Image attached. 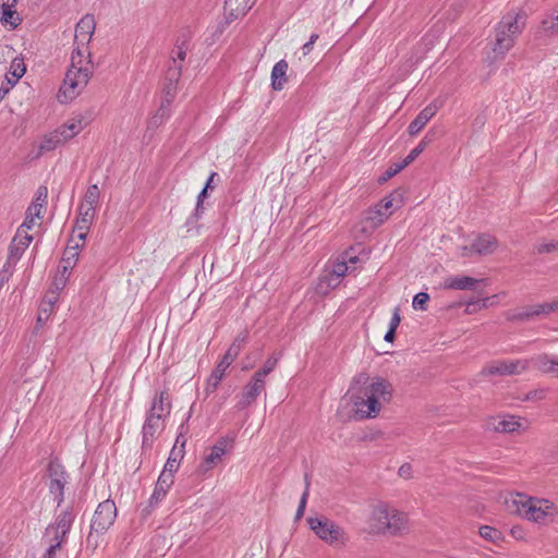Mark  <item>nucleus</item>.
<instances>
[{
    "label": "nucleus",
    "instance_id": "obj_1",
    "mask_svg": "<svg viewBox=\"0 0 558 558\" xmlns=\"http://www.w3.org/2000/svg\"><path fill=\"white\" fill-rule=\"evenodd\" d=\"M392 385L385 378H369L366 373L357 374L350 385L348 393L356 414L361 418L376 417L384 403L392 398Z\"/></svg>",
    "mask_w": 558,
    "mask_h": 558
},
{
    "label": "nucleus",
    "instance_id": "obj_2",
    "mask_svg": "<svg viewBox=\"0 0 558 558\" xmlns=\"http://www.w3.org/2000/svg\"><path fill=\"white\" fill-rule=\"evenodd\" d=\"M525 13L510 11L495 25L489 46L495 59H502L510 51L525 27Z\"/></svg>",
    "mask_w": 558,
    "mask_h": 558
},
{
    "label": "nucleus",
    "instance_id": "obj_3",
    "mask_svg": "<svg viewBox=\"0 0 558 558\" xmlns=\"http://www.w3.org/2000/svg\"><path fill=\"white\" fill-rule=\"evenodd\" d=\"M92 74L90 53L84 54L82 49H75L71 57V66L65 73L58 99L66 102L74 99L87 85Z\"/></svg>",
    "mask_w": 558,
    "mask_h": 558
},
{
    "label": "nucleus",
    "instance_id": "obj_4",
    "mask_svg": "<svg viewBox=\"0 0 558 558\" xmlns=\"http://www.w3.org/2000/svg\"><path fill=\"white\" fill-rule=\"evenodd\" d=\"M508 504L522 518L543 525L553 522L558 514V507L554 502L523 494H515Z\"/></svg>",
    "mask_w": 558,
    "mask_h": 558
},
{
    "label": "nucleus",
    "instance_id": "obj_5",
    "mask_svg": "<svg viewBox=\"0 0 558 558\" xmlns=\"http://www.w3.org/2000/svg\"><path fill=\"white\" fill-rule=\"evenodd\" d=\"M311 530L329 545H344L348 541L344 530L327 518H308Z\"/></svg>",
    "mask_w": 558,
    "mask_h": 558
},
{
    "label": "nucleus",
    "instance_id": "obj_6",
    "mask_svg": "<svg viewBox=\"0 0 558 558\" xmlns=\"http://www.w3.org/2000/svg\"><path fill=\"white\" fill-rule=\"evenodd\" d=\"M74 518L73 511L66 508L57 515L53 523L47 526L46 537L48 538L49 548L60 549L71 530Z\"/></svg>",
    "mask_w": 558,
    "mask_h": 558
},
{
    "label": "nucleus",
    "instance_id": "obj_7",
    "mask_svg": "<svg viewBox=\"0 0 558 558\" xmlns=\"http://www.w3.org/2000/svg\"><path fill=\"white\" fill-rule=\"evenodd\" d=\"M46 477L49 493L53 496V500L57 502V506L60 507L64 500L63 489L68 483L69 475L65 472L64 466L54 459L47 465Z\"/></svg>",
    "mask_w": 558,
    "mask_h": 558
},
{
    "label": "nucleus",
    "instance_id": "obj_8",
    "mask_svg": "<svg viewBox=\"0 0 558 558\" xmlns=\"http://www.w3.org/2000/svg\"><path fill=\"white\" fill-rule=\"evenodd\" d=\"M117 517V507L116 504L107 499L100 502L94 513L92 524H90V534L89 537L96 534L105 533L114 522Z\"/></svg>",
    "mask_w": 558,
    "mask_h": 558
},
{
    "label": "nucleus",
    "instance_id": "obj_9",
    "mask_svg": "<svg viewBox=\"0 0 558 558\" xmlns=\"http://www.w3.org/2000/svg\"><path fill=\"white\" fill-rule=\"evenodd\" d=\"M529 368L527 360L493 361L481 371L483 376L520 375Z\"/></svg>",
    "mask_w": 558,
    "mask_h": 558
},
{
    "label": "nucleus",
    "instance_id": "obj_10",
    "mask_svg": "<svg viewBox=\"0 0 558 558\" xmlns=\"http://www.w3.org/2000/svg\"><path fill=\"white\" fill-rule=\"evenodd\" d=\"M96 28V21L94 15L86 14L84 15L78 23L76 24L75 28V49H82L84 51V54L88 56L89 51L87 48V45L95 32Z\"/></svg>",
    "mask_w": 558,
    "mask_h": 558
},
{
    "label": "nucleus",
    "instance_id": "obj_11",
    "mask_svg": "<svg viewBox=\"0 0 558 558\" xmlns=\"http://www.w3.org/2000/svg\"><path fill=\"white\" fill-rule=\"evenodd\" d=\"M389 515H387L385 535L402 536L410 530L408 514L388 505Z\"/></svg>",
    "mask_w": 558,
    "mask_h": 558
},
{
    "label": "nucleus",
    "instance_id": "obj_12",
    "mask_svg": "<svg viewBox=\"0 0 558 558\" xmlns=\"http://www.w3.org/2000/svg\"><path fill=\"white\" fill-rule=\"evenodd\" d=\"M97 208L88 206L87 204L81 203L78 206V216L74 227V231L77 232V239L84 243L87 231L93 225L96 217Z\"/></svg>",
    "mask_w": 558,
    "mask_h": 558
},
{
    "label": "nucleus",
    "instance_id": "obj_13",
    "mask_svg": "<svg viewBox=\"0 0 558 558\" xmlns=\"http://www.w3.org/2000/svg\"><path fill=\"white\" fill-rule=\"evenodd\" d=\"M387 515H389L387 504H379L375 506L367 520L368 534L385 536V529L388 526L386 523Z\"/></svg>",
    "mask_w": 558,
    "mask_h": 558
},
{
    "label": "nucleus",
    "instance_id": "obj_14",
    "mask_svg": "<svg viewBox=\"0 0 558 558\" xmlns=\"http://www.w3.org/2000/svg\"><path fill=\"white\" fill-rule=\"evenodd\" d=\"M265 379L254 374L251 380L244 386L238 407L244 409L251 405L257 397L265 391Z\"/></svg>",
    "mask_w": 558,
    "mask_h": 558
},
{
    "label": "nucleus",
    "instance_id": "obj_15",
    "mask_svg": "<svg viewBox=\"0 0 558 558\" xmlns=\"http://www.w3.org/2000/svg\"><path fill=\"white\" fill-rule=\"evenodd\" d=\"M32 241L33 236L24 228H19L10 245L9 260L16 263Z\"/></svg>",
    "mask_w": 558,
    "mask_h": 558
},
{
    "label": "nucleus",
    "instance_id": "obj_16",
    "mask_svg": "<svg viewBox=\"0 0 558 558\" xmlns=\"http://www.w3.org/2000/svg\"><path fill=\"white\" fill-rule=\"evenodd\" d=\"M226 446L227 440H219L214 447L210 448L209 453H207L203 461L198 466V472L201 474H206L208 471L213 470L226 454Z\"/></svg>",
    "mask_w": 558,
    "mask_h": 558
},
{
    "label": "nucleus",
    "instance_id": "obj_17",
    "mask_svg": "<svg viewBox=\"0 0 558 558\" xmlns=\"http://www.w3.org/2000/svg\"><path fill=\"white\" fill-rule=\"evenodd\" d=\"M525 423L526 422L520 417L504 415L492 418L489 425L494 430L499 433H513L520 429H524Z\"/></svg>",
    "mask_w": 558,
    "mask_h": 558
},
{
    "label": "nucleus",
    "instance_id": "obj_18",
    "mask_svg": "<svg viewBox=\"0 0 558 558\" xmlns=\"http://www.w3.org/2000/svg\"><path fill=\"white\" fill-rule=\"evenodd\" d=\"M87 121L84 119L83 116L78 114L71 119H69L64 124L59 126L56 131L61 136V140L63 143H66L74 136H76L78 133H81L84 128L87 125Z\"/></svg>",
    "mask_w": 558,
    "mask_h": 558
},
{
    "label": "nucleus",
    "instance_id": "obj_19",
    "mask_svg": "<svg viewBox=\"0 0 558 558\" xmlns=\"http://www.w3.org/2000/svg\"><path fill=\"white\" fill-rule=\"evenodd\" d=\"M390 213H386L383 209V206L377 204L373 208L368 209L365 214V217L362 221L361 231L364 233H369L379 227L388 217Z\"/></svg>",
    "mask_w": 558,
    "mask_h": 558
},
{
    "label": "nucleus",
    "instance_id": "obj_20",
    "mask_svg": "<svg viewBox=\"0 0 558 558\" xmlns=\"http://www.w3.org/2000/svg\"><path fill=\"white\" fill-rule=\"evenodd\" d=\"M165 427V420L148 415L143 425V447L150 448L157 434Z\"/></svg>",
    "mask_w": 558,
    "mask_h": 558
},
{
    "label": "nucleus",
    "instance_id": "obj_21",
    "mask_svg": "<svg viewBox=\"0 0 558 558\" xmlns=\"http://www.w3.org/2000/svg\"><path fill=\"white\" fill-rule=\"evenodd\" d=\"M17 0H0V22L11 27H17L22 19L14 9Z\"/></svg>",
    "mask_w": 558,
    "mask_h": 558
},
{
    "label": "nucleus",
    "instance_id": "obj_22",
    "mask_svg": "<svg viewBox=\"0 0 558 558\" xmlns=\"http://www.w3.org/2000/svg\"><path fill=\"white\" fill-rule=\"evenodd\" d=\"M170 411L171 402L169 393L167 391H160L155 396L148 415L158 416L159 418L165 420L170 414Z\"/></svg>",
    "mask_w": 558,
    "mask_h": 558
},
{
    "label": "nucleus",
    "instance_id": "obj_23",
    "mask_svg": "<svg viewBox=\"0 0 558 558\" xmlns=\"http://www.w3.org/2000/svg\"><path fill=\"white\" fill-rule=\"evenodd\" d=\"M505 316L507 320L510 322H523L543 316L542 304L527 305L521 310L508 311Z\"/></svg>",
    "mask_w": 558,
    "mask_h": 558
},
{
    "label": "nucleus",
    "instance_id": "obj_24",
    "mask_svg": "<svg viewBox=\"0 0 558 558\" xmlns=\"http://www.w3.org/2000/svg\"><path fill=\"white\" fill-rule=\"evenodd\" d=\"M252 0H226L225 1V13L229 21L238 19L246 14L252 8Z\"/></svg>",
    "mask_w": 558,
    "mask_h": 558
},
{
    "label": "nucleus",
    "instance_id": "obj_25",
    "mask_svg": "<svg viewBox=\"0 0 558 558\" xmlns=\"http://www.w3.org/2000/svg\"><path fill=\"white\" fill-rule=\"evenodd\" d=\"M437 107L433 105H428L425 107L416 118L410 123L408 132L411 136L416 135L436 114Z\"/></svg>",
    "mask_w": 558,
    "mask_h": 558
},
{
    "label": "nucleus",
    "instance_id": "obj_26",
    "mask_svg": "<svg viewBox=\"0 0 558 558\" xmlns=\"http://www.w3.org/2000/svg\"><path fill=\"white\" fill-rule=\"evenodd\" d=\"M480 280L469 276H450L444 280L442 287L451 290H474Z\"/></svg>",
    "mask_w": 558,
    "mask_h": 558
},
{
    "label": "nucleus",
    "instance_id": "obj_27",
    "mask_svg": "<svg viewBox=\"0 0 558 558\" xmlns=\"http://www.w3.org/2000/svg\"><path fill=\"white\" fill-rule=\"evenodd\" d=\"M83 245V243L80 241L76 242L74 245H68L64 250L61 266L59 268L60 272L70 275V271L73 269V267L76 265L78 260V248Z\"/></svg>",
    "mask_w": 558,
    "mask_h": 558
},
{
    "label": "nucleus",
    "instance_id": "obj_28",
    "mask_svg": "<svg viewBox=\"0 0 558 558\" xmlns=\"http://www.w3.org/2000/svg\"><path fill=\"white\" fill-rule=\"evenodd\" d=\"M498 242L495 236L490 234H481L473 242V248L477 255H488L495 252Z\"/></svg>",
    "mask_w": 558,
    "mask_h": 558
},
{
    "label": "nucleus",
    "instance_id": "obj_29",
    "mask_svg": "<svg viewBox=\"0 0 558 558\" xmlns=\"http://www.w3.org/2000/svg\"><path fill=\"white\" fill-rule=\"evenodd\" d=\"M173 482H174V480L170 478V476L168 474L159 475L156 486H155V489H154V493L149 499L150 506L157 505L160 500H162L165 498L167 492L172 486Z\"/></svg>",
    "mask_w": 558,
    "mask_h": 558
},
{
    "label": "nucleus",
    "instance_id": "obj_30",
    "mask_svg": "<svg viewBox=\"0 0 558 558\" xmlns=\"http://www.w3.org/2000/svg\"><path fill=\"white\" fill-rule=\"evenodd\" d=\"M288 62L286 60L278 61L271 71V86L275 90H281L287 83Z\"/></svg>",
    "mask_w": 558,
    "mask_h": 558
},
{
    "label": "nucleus",
    "instance_id": "obj_31",
    "mask_svg": "<svg viewBox=\"0 0 558 558\" xmlns=\"http://www.w3.org/2000/svg\"><path fill=\"white\" fill-rule=\"evenodd\" d=\"M529 361V366L532 365L534 368L555 376L556 375V359H553L546 354L535 356Z\"/></svg>",
    "mask_w": 558,
    "mask_h": 558
},
{
    "label": "nucleus",
    "instance_id": "obj_32",
    "mask_svg": "<svg viewBox=\"0 0 558 558\" xmlns=\"http://www.w3.org/2000/svg\"><path fill=\"white\" fill-rule=\"evenodd\" d=\"M230 365H231V363H229L225 359H221V361L216 366V368L213 371L211 375L209 376V378L207 380V387H206L207 393H211L217 389L221 379L225 376L226 371L228 369V367Z\"/></svg>",
    "mask_w": 558,
    "mask_h": 558
},
{
    "label": "nucleus",
    "instance_id": "obj_33",
    "mask_svg": "<svg viewBox=\"0 0 558 558\" xmlns=\"http://www.w3.org/2000/svg\"><path fill=\"white\" fill-rule=\"evenodd\" d=\"M64 144L61 140V136L57 131L51 132L50 134L44 136L38 146V154H45L47 151H51L56 149L58 146Z\"/></svg>",
    "mask_w": 558,
    "mask_h": 558
},
{
    "label": "nucleus",
    "instance_id": "obj_34",
    "mask_svg": "<svg viewBox=\"0 0 558 558\" xmlns=\"http://www.w3.org/2000/svg\"><path fill=\"white\" fill-rule=\"evenodd\" d=\"M100 199V189L97 184H93L88 186L85 192V195L81 203L87 204L88 206H93L95 208L98 207Z\"/></svg>",
    "mask_w": 558,
    "mask_h": 558
},
{
    "label": "nucleus",
    "instance_id": "obj_35",
    "mask_svg": "<svg viewBox=\"0 0 558 558\" xmlns=\"http://www.w3.org/2000/svg\"><path fill=\"white\" fill-rule=\"evenodd\" d=\"M542 25L545 32L558 35V8L543 20Z\"/></svg>",
    "mask_w": 558,
    "mask_h": 558
},
{
    "label": "nucleus",
    "instance_id": "obj_36",
    "mask_svg": "<svg viewBox=\"0 0 558 558\" xmlns=\"http://www.w3.org/2000/svg\"><path fill=\"white\" fill-rule=\"evenodd\" d=\"M182 65L177 64V59L172 58L171 64L166 73V82L178 83L181 76Z\"/></svg>",
    "mask_w": 558,
    "mask_h": 558
},
{
    "label": "nucleus",
    "instance_id": "obj_37",
    "mask_svg": "<svg viewBox=\"0 0 558 558\" xmlns=\"http://www.w3.org/2000/svg\"><path fill=\"white\" fill-rule=\"evenodd\" d=\"M407 161L402 160L400 162H396L393 165H391L385 172L384 174L379 178V182L383 183V182H386L388 181L389 179H391L392 177H395L397 173H399L402 169H404L407 167Z\"/></svg>",
    "mask_w": 558,
    "mask_h": 558
},
{
    "label": "nucleus",
    "instance_id": "obj_38",
    "mask_svg": "<svg viewBox=\"0 0 558 558\" xmlns=\"http://www.w3.org/2000/svg\"><path fill=\"white\" fill-rule=\"evenodd\" d=\"M478 532L483 538L493 543L498 542L501 536V533L497 529L488 525L481 526Z\"/></svg>",
    "mask_w": 558,
    "mask_h": 558
},
{
    "label": "nucleus",
    "instance_id": "obj_39",
    "mask_svg": "<svg viewBox=\"0 0 558 558\" xmlns=\"http://www.w3.org/2000/svg\"><path fill=\"white\" fill-rule=\"evenodd\" d=\"M187 51V39H183L181 43L178 41L175 45V49L172 51V58L177 59V64H181L186 57Z\"/></svg>",
    "mask_w": 558,
    "mask_h": 558
},
{
    "label": "nucleus",
    "instance_id": "obj_40",
    "mask_svg": "<svg viewBox=\"0 0 558 558\" xmlns=\"http://www.w3.org/2000/svg\"><path fill=\"white\" fill-rule=\"evenodd\" d=\"M26 71V68L23 63V61L19 60H14L12 65H11V75L13 76V82L12 84L16 83L19 81V78H21L24 73ZM8 81L11 83V78L8 77Z\"/></svg>",
    "mask_w": 558,
    "mask_h": 558
},
{
    "label": "nucleus",
    "instance_id": "obj_41",
    "mask_svg": "<svg viewBox=\"0 0 558 558\" xmlns=\"http://www.w3.org/2000/svg\"><path fill=\"white\" fill-rule=\"evenodd\" d=\"M277 362H278V357H276V356L269 357L265 362L264 366L260 369H258L257 372H255L254 374H256L258 377L265 379V377L275 369Z\"/></svg>",
    "mask_w": 558,
    "mask_h": 558
},
{
    "label": "nucleus",
    "instance_id": "obj_42",
    "mask_svg": "<svg viewBox=\"0 0 558 558\" xmlns=\"http://www.w3.org/2000/svg\"><path fill=\"white\" fill-rule=\"evenodd\" d=\"M308 488H310V482H308L307 475H305V490L302 494V497H301V500H300V504H299V507H298V510H296V513H295V519L296 520L302 518L303 514H304V510H305L306 502H307V497H308Z\"/></svg>",
    "mask_w": 558,
    "mask_h": 558
},
{
    "label": "nucleus",
    "instance_id": "obj_43",
    "mask_svg": "<svg viewBox=\"0 0 558 558\" xmlns=\"http://www.w3.org/2000/svg\"><path fill=\"white\" fill-rule=\"evenodd\" d=\"M426 145H427V140L424 138L421 141V143L415 148H413L410 151V154L403 159L404 161H407L408 166L410 163H412L423 153V150L426 148Z\"/></svg>",
    "mask_w": 558,
    "mask_h": 558
},
{
    "label": "nucleus",
    "instance_id": "obj_44",
    "mask_svg": "<svg viewBox=\"0 0 558 558\" xmlns=\"http://www.w3.org/2000/svg\"><path fill=\"white\" fill-rule=\"evenodd\" d=\"M428 301L429 295L425 292H420L413 298L412 306L414 310L425 311Z\"/></svg>",
    "mask_w": 558,
    "mask_h": 558
},
{
    "label": "nucleus",
    "instance_id": "obj_45",
    "mask_svg": "<svg viewBox=\"0 0 558 558\" xmlns=\"http://www.w3.org/2000/svg\"><path fill=\"white\" fill-rule=\"evenodd\" d=\"M241 349H242L241 343H236V341H233V343L230 345V348L228 349V351L226 352V354L223 355L222 359H225L226 361H228L229 363L232 364V362L239 355Z\"/></svg>",
    "mask_w": 558,
    "mask_h": 558
},
{
    "label": "nucleus",
    "instance_id": "obj_46",
    "mask_svg": "<svg viewBox=\"0 0 558 558\" xmlns=\"http://www.w3.org/2000/svg\"><path fill=\"white\" fill-rule=\"evenodd\" d=\"M241 349H242L241 343H236V341H233V343L230 345V348L228 349V351L226 352V354L223 355L222 359H225L226 361H228L229 363L232 364V362L239 355Z\"/></svg>",
    "mask_w": 558,
    "mask_h": 558
},
{
    "label": "nucleus",
    "instance_id": "obj_47",
    "mask_svg": "<svg viewBox=\"0 0 558 558\" xmlns=\"http://www.w3.org/2000/svg\"><path fill=\"white\" fill-rule=\"evenodd\" d=\"M179 468V462L175 461V458H168L165 468L160 474H168L170 478L174 480V472Z\"/></svg>",
    "mask_w": 558,
    "mask_h": 558
},
{
    "label": "nucleus",
    "instance_id": "obj_48",
    "mask_svg": "<svg viewBox=\"0 0 558 558\" xmlns=\"http://www.w3.org/2000/svg\"><path fill=\"white\" fill-rule=\"evenodd\" d=\"M347 271H348L347 263L341 262L333 266L330 277H335L336 279H339V278L345 276ZM331 280H332V278H330V281Z\"/></svg>",
    "mask_w": 558,
    "mask_h": 558
},
{
    "label": "nucleus",
    "instance_id": "obj_49",
    "mask_svg": "<svg viewBox=\"0 0 558 558\" xmlns=\"http://www.w3.org/2000/svg\"><path fill=\"white\" fill-rule=\"evenodd\" d=\"M48 197V189L46 186H39L36 191L33 203H40L41 206H46Z\"/></svg>",
    "mask_w": 558,
    "mask_h": 558
},
{
    "label": "nucleus",
    "instance_id": "obj_50",
    "mask_svg": "<svg viewBox=\"0 0 558 558\" xmlns=\"http://www.w3.org/2000/svg\"><path fill=\"white\" fill-rule=\"evenodd\" d=\"M546 391L544 389H536L524 395L523 401H537L545 398Z\"/></svg>",
    "mask_w": 558,
    "mask_h": 558
},
{
    "label": "nucleus",
    "instance_id": "obj_51",
    "mask_svg": "<svg viewBox=\"0 0 558 558\" xmlns=\"http://www.w3.org/2000/svg\"><path fill=\"white\" fill-rule=\"evenodd\" d=\"M68 278H69L68 275L62 274V272H60V270H58V275L56 276V278L53 280V284H52L53 288H54L53 291L57 292L59 290H62L65 287Z\"/></svg>",
    "mask_w": 558,
    "mask_h": 558
},
{
    "label": "nucleus",
    "instance_id": "obj_52",
    "mask_svg": "<svg viewBox=\"0 0 558 558\" xmlns=\"http://www.w3.org/2000/svg\"><path fill=\"white\" fill-rule=\"evenodd\" d=\"M44 206H41L40 203H32L29 207L27 208L26 214L36 218H41Z\"/></svg>",
    "mask_w": 558,
    "mask_h": 558
},
{
    "label": "nucleus",
    "instance_id": "obj_53",
    "mask_svg": "<svg viewBox=\"0 0 558 558\" xmlns=\"http://www.w3.org/2000/svg\"><path fill=\"white\" fill-rule=\"evenodd\" d=\"M175 90H177V83L166 82L163 92L166 95L167 102H170L174 98Z\"/></svg>",
    "mask_w": 558,
    "mask_h": 558
},
{
    "label": "nucleus",
    "instance_id": "obj_54",
    "mask_svg": "<svg viewBox=\"0 0 558 558\" xmlns=\"http://www.w3.org/2000/svg\"><path fill=\"white\" fill-rule=\"evenodd\" d=\"M556 311H558V301L542 303L543 316H547Z\"/></svg>",
    "mask_w": 558,
    "mask_h": 558
},
{
    "label": "nucleus",
    "instance_id": "obj_55",
    "mask_svg": "<svg viewBox=\"0 0 558 558\" xmlns=\"http://www.w3.org/2000/svg\"><path fill=\"white\" fill-rule=\"evenodd\" d=\"M558 248L557 242H548V243H542L537 247L538 253H550Z\"/></svg>",
    "mask_w": 558,
    "mask_h": 558
},
{
    "label": "nucleus",
    "instance_id": "obj_56",
    "mask_svg": "<svg viewBox=\"0 0 558 558\" xmlns=\"http://www.w3.org/2000/svg\"><path fill=\"white\" fill-rule=\"evenodd\" d=\"M497 299H498V295H493V296H489V298H485L481 301H477V304H478V308H487L489 306H493L495 304H497Z\"/></svg>",
    "mask_w": 558,
    "mask_h": 558
},
{
    "label": "nucleus",
    "instance_id": "obj_57",
    "mask_svg": "<svg viewBox=\"0 0 558 558\" xmlns=\"http://www.w3.org/2000/svg\"><path fill=\"white\" fill-rule=\"evenodd\" d=\"M51 312H52V306H49V305H46V303H43L41 306H40V312L38 314L37 320L41 322L44 319H48V317L50 316Z\"/></svg>",
    "mask_w": 558,
    "mask_h": 558
},
{
    "label": "nucleus",
    "instance_id": "obj_58",
    "mask_svg": "<svg viewBox=\"0 0 558 558\" xmlns=\"http://www.w3.org/2000/svg\"><path fill=\"white\" fill-rule=\"evenodd\" d=\"M401 322V317H400V314H399V308L396 307L393 313H392V317L390 319V324H389V329H397L399 324Z\"/></svg>",
    "mask_w": 558,
    "mask_h": 558
},
{
    "label": "nucleus",
    "instance_id": "obj_59",
    "mask_svg": "<svg viewBox=\"0 0 558 558\" xmlns=\"http://www.w3.org/2000/svg\"><path fill=\"white\" fill-rule=\"evenodd\" d=\"M399 475L404 478L412 476V466L409 463H404L399 468Z\"/></svg>",
    "mask_w": 558,
    "mask_h": 558
},
{
    "label": "nucleus",
    "instance_id": "obj_60",
    "mask_svg": "<svg viewBox=\"0 0 558 558\" xmlns=\"http://www.w3.org/2000/svg\"><path fill=\"white\" fill-rule=\"evenodd\" d=\"M379 206H383V209L384 211L386 213H390L391 214V208L393 206V196L390 195L386 198H384L380 203H379Z\"/></svg>",
    "mask_w": 558,
    "mask_h": 558
},
{
    "label": "nucleus",
    "instance_id": "obj_61",
    "mask_svg": "<svg viewBox=\"0 0 558 558\" xmlns=\"http://www.w3.org/2000/svg\"><path fill=\"white\" fill-rule=\"evenodd\" d=\"M35 218L26 214L24 222L19 228H24L28 232L35 225Z\"/></svg>",
    "mask_w": 558,
    "mask_h": 558
},
{
    "label": "nucleus",
    "instance_id": "obj_62",
    "mask_svg": "<svg viewBox=\"0 0 558 558\" xmlns=\"http://www.w3.org/2000/svg\"><path fill=\"white\" fill-rule=\"evenodd\" d=\"M207 191H208V189L203 187V190L201 191V193L197 196V204H196V209H195L196 215H198L202 209V203H203V199L207 196Z\"/></svg>",
    "mask_w": 558,
    "mask_h": 558
},
{
    "label": "nucleus",
    "instance_id": "obj_63",
    "mask_svg": "<svg viewBox=\"0 0 558 558\" xmlns=\"http://www.w3.org/2000/svg\"><path fill=\"white\" fill-rule=\"evenodd\" d=\"M473 254H476V253H475V251H474V248H473V243H472L470 246L464 245V246H462V247H461L460 255H461L462 257H470V256H472Z\"/></svg>",
    "mask_w": 558,
    "mask_h": 558
},
{
    "label": "nucleus",
    "instance_id": "obj_64",
    "mask_svg": "<svg viewBox=\"0 0 558 558\" xmlns=\"http://www.w3.org/2000/svg\"><path fill=\"white\" fill-rule=\"evenodd\" d=\"M183 457V451L182 449H177V447L174 446L170 452V456L169 458H175V461L179 462V460Z\"/></svg>",
    "mask_w": 558,
    "mask_h": 558
}]
</instances>
